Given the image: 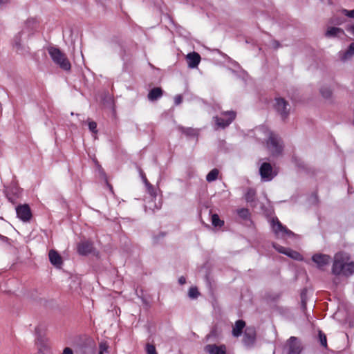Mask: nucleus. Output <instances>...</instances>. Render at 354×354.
I'll return each mask as SVG.
<instances>
[{
  "instance_id": "1",
  "label": "nucleus",
  "mask_w": 354,
  "mask_h": 354,
  "mask_svg": "<svg viewBox=\"0 0 354 354\" xmlns=\"http://www.w3.org/2000/svg\"><path fill=\"white\" fill-rule=\"evenodd\" d=\"M346 253L339 252L335 254L332 272L335 275L350 276L354 273V263L349 261Z\"/></svg>"
},
{
  "instance_id": "2",
  "label": "nucleus",
  "mask_w": 354,
  "mask_h": 354,
  "mask_svg": "<svg viewBox=\"0 0 354 354\" xmlns=\"http://www.w3.org/2000/svg\"><path fill=\"white\" fill-rule=\"evenodd\" d=\"M48 54L53 62L61 69L68 71L71 68V64L66 55L59 48L50 47L48 49Z\"/></svg>"
},
{
  "instance_id": "3",
  "label": "nucleus",
  "mask_w": 354,
  "mask_h": 354,
  "mask_svg": "<svg viewBox=\"0 0 354 354\" xmlns=\"http://www.w3.org/2000/svg\"><path fill=\"white\" fill-rule=\"evenodd\" d=\"M265 136L268 138L267 147L272 156L280 154L283 149V145L280 138L267 129H262Z\"/></svg>"
},
{
  "instance_id": "4",
  "label": "nucleus",
  "mask_w": 354,
  "mask_h": 354,
  "mask_svg": "<svg viewBox=\"0 0 354 354\" xmlns=\"http://www.w3.org/2000/svg\"><path fill=\"white\" fill-rule=\"evenodd\" d=\"M270 225L273 232L278 239H288L295 236V234L279 222L277 218L270 220Z\"/></svg>"
},
{
  "instance_id": "5",
  "label": "nucleus",
  "mask_w": 354,
  "mask_h": 354,
  "mask_svg": "<svg viewBox=\"0 0 354 354\" xmlns=\"http://www.w3.org/2000/svg\"><path fill=\"white\" fill-rule=\"evenodd\" d=\"M235 116L234 111L224 112L219 117L215 118L216 124L218 127L225 128L233 121Z\"/></svg>"
},
{
  "instance_id": "6",
  "label": "nucleus",
  "mask_w": 354,
  "mask_h": 354,
  "mask_svg": "<svg viewBox=\"0 0 354 354\" xmlns=\"http://www.w3.org/2000/svg\"><path fill=\"white\" fill-rule=\"evenodd\" d=\"M259 174L263 181H270L277 175L270 164L268 162H264L261 165Z\"/></svg>"
},
{
  "instance_id": "7",
  "label": "nucleus",
  "mask_w": 354,
  "mask_h": 354,
  "mask_svg": "<svg viewBox=\"0 0 354 354\" xmlns=\"http://www.w3.org/2000/svg\"><path fill=\"white\" fill-rule=\"evenodd\" d=\"M17 217L24 222L29 221L32 214L28 205H19L16 207Z\"/></svg>"
},
{
  "instance_id": "8",
  "label": "nucleus",
  "mask_w": 354,
  "mask_h": 354,
  "mask_svg": "<svg viewBox=\"0 0 354 354\" xmlns=\"http://www.w3.org/2000/svg\"><path fill=\"white\" fill-rule=\"evenodd\" d=\"M287 354H299L301 351L300 343L295 337H291L286 346Z\"/></svg>"
},
{
  "instance_id": "9",
  "label": "nucleus",
  "mask_w": 354,
  "mask_h": 354,
  "mask_svg": "<svg viewBox=\"0 0 354 354\" xmlns=\"http://www.w3.org/2000/svg\"><path fill=\"white\" fill-rule=\"evenodd\" d=\"M37 352L38 354H49L50 353V346L48 341L44 338H39L35 342Z\"/></svg>"
},
{
  "instance_id": "10",
  "label": "nucleus",
  "mask_w": 354,
  "mask_h": 354,
  "mask_svg": "<svg viewBox=\"0 0 354 354\" xmlns=\"http://www.w3.org/2000/svg\"><path fill=\"white\" fill-rule=\"evenodd\" d=\"M288 104L282 98H276L274 107L277 112L280 113L282 118H286L288 113L287 106Z\"/></svg>"
},
{
  "instance_id": "11",
  "label": "nucleus",
  "mask_w": 354,
  "mask_h": 354,
  "mask_svg": "<svg viewBox=\"0 0 354 354\" xmlns=\"http://www.w3.org/2000/svg\"><path fill=\"white\" fill-rule=\"evenodd\" d=\"M274 247L279 252L284 254L293 259H296V260L301 259V254L296 251H293L289 248H284L283 246H280V245L277 246V245H274Z\"/></svg>"
},
{
  "instance_id": "12",
  "label": "nucleus",
  "mask_w": 354,
  "mask_h": 354,
  "mask_svg": "<svg viewBox=\"0 0 354 354\" xmlns=\"http://www.w3.org/2000/svg\"><path fill=\"white\" fill-rule=\"evenodd\" d=\"M186 58L188 66L191 68H196L201 62L200 55L195 52L188 53Z\"/></svg>"
},
{
  "instance_id": "13",
  "label": "nucleus",
  "mask_w": 354,
  "mask_h": 354,
  "mask_svg": "<svg viewBox=\"0 0 354 354\" xmlns=\"http://www.w3.org/2000/svg\"><path fill=\"white\" fill-rule=\"evenodd\" d=\"M205 351L209 354H226L225 345L208 344L205 347Z\"/></svg>"
},
{
  "instance_id": "14",
  "label": "nucleus",
  "mask_w": 354,
  "mask_h": 354,
  "mask_svg": "<svg viewBox=\"0 0 354 354\" xmlns=\"http://www.w3.org/2000/svg\"><path fill=\"white\" fill-rule=\"evenodd\" d=\"M255 340V331L253 328H246L243 336V343L249 346L252 345Z\"/></svg>"
},
{
  "instance_id": "15",
  "label": "nucleus",
  "mask_w": 354,
  "mask_h": 354,
  "mask_svg": "<svg viewBox=\"0 0 354 354\" xmlns=\"http://www.w3.org/2000/svg\"><path fill=\"white\" fill-rule=\"evenodd\" d=\"M50 262L55 267L60 268L62 264L61 256L53 250L49 251L48 253Z\"/></svg>"
},
{
  "instance_id": "16",
  "label": "nucleus",
  "mask_w": 354,
  "mask_h": 354,
  "mask_svg": "<svg viewBox=\"0 0 354 354\" xmlns=\"http://www.w3.org/2000/svg\"><path fill=\"white\" fill-rule=\"evenodd\" d=\"M330 257L326 254H315L313 257V261L317 263V266L319 268L328 263Z\"/></svg>"
},
{
  "instance_id": "17",
  "label": "nucleus",
  "mask_w": 354,
  "mask_h": 354,
  "mask_svg": "<svg viewBox=\"0 0 354 354\" xmlns=\"http://www.w3.org/2000/svg\"><path fill=\"white\" fill-rule=\"evenodd\" d=\"M245 326V323L243 320H238L235 322V324L232 328V335L234 337H239L243 329Z\"/></svg>"
},
{
  "instance_id": "18",
  "label": "nucleus",
  "mask_w": 354,
  "mask_h": 354,
  "mask_svg": "<svg viewBox=\"0 0 354 354\" xmlns=\"http://www.w3.org/2000/svg\"><path fill=\"white\" fill-rule=\"evenodd\" d=\"M93 246L92 244L88 241L82 242L78 245V252L80 254L86 255L91 252L92 250Z\"/></svg>"
},
{
  "instance_id": "19",
  "label": "nucleus",
  "mask_w": 354,
  "mask_h": 354,
  "mask_svg": "<svg viewBox=\"0 0 354 354\" xmlns=\"http://www.w3.org/2000/svg\"><path fill=\"white\" fill-rule=\"evenodd\" d=\"M327 37H341L344 35V32L342 29L337 27L328 28L326 33Z\"/></svg>"
},
{
  "instance_id": "20",
  "label": "nucleus",
  "mask_w": 354,
  "mask_h": 354,
  "mask_svg": "<svg viewBox=\"0 0 354 354\" xmlns=\"http://www.w3.org/2000/svg\"><path fill=\"white\" fill-rule=\"evenodd\" d=\"M354 55V42L351 44L348 49L342 53H339L340 58L342 61H346L350 59Z\"/></svg>"
},
{
  "instance_id": "21",
  "label": "nucleus",
  "mask_w": 354,
  "mask_h": 354,
  "mask_svg": "<svg viewBox=\"0 0 354 354\" xmlns=\"http://www.w3.org/2000/svg\"><path fill=\"white\" fill-rule=\"evenodd\" d=\"M211 222L216 228H221L224 225V221L221 219L217 214H212L211 215Z\"/></svg>"
},
{
  "instance_id": "22",
  "label": "nucleus",
  "mask_w": 354,
  "mask_h": 354,
  "mask_svg": "<svg viewBox=\"0 0 354 354\" xmlns=\"http://www.w3.org/2000/svg\"><path fill=\"white\" fill-rule=\"evenodd\" d=\"M162 95V90L160 88H155L151 90L148 94L149 100L153 101L160 97Z\"/></svg>"
},
{
  "instance_id": "23",
  "label": "nucleus",
  "mask_w": 354,
  "mask_h": 354,
  "mask_svg": "<svg viewBox=\"0 0 354 354\" xmlns=\"http://www.w3.org/2000/svg\"><path fill=\"white\" fill-rule=\"evenodd\" d=\"M109 353H110L109 344L106 341L100 342L99 344L98 354H109Z\"/></svg>"
},
{
  "instance_id": "24",
  "label": "nucleus",
  "mask_w": 354,
  "mask_h": 354,
  "mask_svg": "<svg viewBox=\"0 0 354 354\" xmlns=\"http://www.w3.org/2000/svg\"><path fill=\"white\" fill-rule=\"evenodd\" d=\"M24 35V31L22 30L18 32L13 38V44L18 49L21 47L22 37Z\"/></svg>"
},
{
  "instance_id": "25",
  "label": "nucleus",
  "mask_w": 354,
  "mask_h": 354,
  "mask_svg": "<svg viewBox=\"0 0 354 354\" xmlns=\"http://www.w3.org/2000/svg\"><path fill=\"white\" fill-rule=\"evenodd\" d=\"M219 171L217 169H212L206 176V180L207 182H213L216 180L218 178Z\"/></svg>"
},
{
  "instance_id": "26",
  "label": "nucleus",
  "mask_w": 354,
  "mask_h": 354,
  "mask_svg": "<svg viewBox=\"0 0 354 354\" xmlns=\"http://www.w3.org/2000/svg\"><path fill=\"white\" fill-rule=\"evenodd\" d=\"M320 93L323 97L328 99V98L330 97L331 94H332V91H331L330 88L328 86H323L320 89Z\"/></svg>"
},
{
  "instance_id": "27",
  "label": "nucleus",
  "mask_w": 354,
  "mask_h": 354,
  "mask_svg": "<svg viewBox=\"0 0 354 354\" xmlns=\"http://www.w3.org/2000/svg\"><path fill=\"white\" fill-rule=\"evenodd\" d=\"M145 351L147 354H158L155 346L151 344H146Z\"/></svg>"
},
{
  "instance_id": "28",
  "label": "nucleus",
  "mask_w": 354,
  "mask_h": 354,
  "mask_svg": "<svg viewBox=\"0 0 354 354\" xmlns=\"http://www.w3.org/2000/svg\"><path fill=\"white\" fill-rule=\"evenodd\" d=\"M199 295V292L196 288L192 287L189 290V297L192 299L196 298L198 295Z\"/></svg>"
},
{
  "instance_id": "29",
  "label": "nucleus",
  "mask_w": 354,
  "mask_h": 354,
  "mask_svg": "<svg viewBox=\"0 0 354 354\" xmlns=\"http://www.w3.org/2000/svg\"><path fill=\"white\" fill-rule=\"evenodd\" d=\"M142 179H143V181H144V183H145V184L146 187H147L148 191H149V192L150 193L151 196H153V195H154V192H153V187H152V185H150V184L148 183V181H147V178H146V177H145V176H142Z\"/></svg>"
},
{
  "instance_id": "30",
  "label": "nucleus",
  "mask_w": 354,
  "mask_h": 354,
  "mask_svg": "<svg viewBox=\"0 0 354 354\" xmlns=\"http://www.w3.org/2000/svg\"><path fill=\"white\" fill-rule=\"evenodd\" d=\"M237 213L240 217L243 218H247L249 215L248 210L247 209H244V208L239 209L237 211Z\"/></svg>"
},
{
  "instance_id": "31",
  "label": "nucleus",
  "mask_w": 354,
  "mask_h": 354,
  "mask_svg": "<svg viewBox=\"0 0 354 354\" xmlns=\"http://www.w3.org/2000/svg\"><path fill=\"white\" fill-rule=\"evenodd\" d=\"M319 340H320L321 344L323 346L326 347L327 345V340H326V335L324 333H322V332H319Z\"/></svg>"
},
{
  "instance_id": "32",
  "label": "nucleus",
  "mask_w": 354,
  "mask_h": 354,
  "mask_svg": "<svg viewBox=\"0 0 354 354\" xmlns=\"http://www.w3.org/2000/svg\"><path fill=\"white\" fill-rule=\"evenodd\" d=\"M88 128H89L90 131H92L93 133H96L97 132L96 122H93V121H90L88 122Z\"/></svg>"
},
{
  "instance_id": "33",
  "label": "nucleus",
  "mask_w": 354,
  "mask_h": 354,
  "mask_svg": "<svg viewBox=\"0 0 354 354\" xmlns=\"http://www.w3.org/2000/svg\"><path fill=\"white\" fill-rule=\"evenodd\" d=\"M160 203H159L158 205H153L152 202L151 201L147 203V207L152 209L153 211H154L155 209H158L159 208H160Z\"/></svg>"
},
{
  "instance_id": "34",
  "label": "nucleus",
  "mask_w": 354,
  "mask_h": 354,
  "mask_svg": "<svg viewBox=\"0 0 354 354\" xmlns=\"http://www.w3.org/2000/svg\"><path fill=\"white\" fill-rule=\"evenodd\" d=\"M342 12L346 16L351 17V18H354V9L352 10H348L344 9V10H342Z\"/></svg>"
},
{
  "instance_id": "35",
  "label": "nucleus",
  "mask_w": 354,
  "mask_h": 354,
  "mask_svg": "<svg viewBox=\"0 0 354 354\" xmlns=\"http://www.w3.org/2000/svg\"><path fill=\"white\" fill-rule=\"evenodd\" d=\"M254 196V192L253 190H249L245 194V200L247 201H251L253 196Z\"/></svg>"
},
{
  "instance_id": "36",
  "label": "nucleus",
  "mask_w": 354,
  "mask_h": 354,
  "mask_svg": "<svg viewBox=\"0 0 354 354\" xmlns=\"http://www.w3.org/2000/svg\"><path fill=\"white\" fill-rule=\"evenodd\" d=\"M182 100H183L182 96L180 95H176L174 97V102H175L176 105L180 104L182 102Z\"/></svg>"
},
{
  "instance_id": "37",
  "label": "nucleus",
  "mask_w": 354,
  "mask_h": 354,
  "mask_svg": "<svg viewBox=\"0 0 354 354\" xmlns=\"http://www.w3.org/2000/svg\"><path fill=\"white\" fill-rule=\"evenodd\" d=\"M62 354H74L73 350L69 347H66L64 348Z\"/></svg>"
},
{
  "instance_id": "38",
  "label": "nucleus",
  "mask_w": 354,
  "mask_h": 354,
  "mask_svg": "<svg viewBox=\"0 0 354 354\" xmlns=\"http://www.w3.org/2000/svg\"><path fill=\"white\" fill-rule=\"evenodd\" d=\"M347 31L354 35V25L348 26L346 28Z\"/></svg>"
},
{
  "instance_id": "39",
  "label": "nucleus",
  "mask_w": 354,
  "mask_h": 354,
  "mask_svg": "<svg viewBox=\"0 0 354 354\" xmlns=\"http://www.w3.org/2000/svg\"><path fill=\"white\" fill-rule=\"evenodd\" d=\"M178 282L180 284L183 285V284L185 283L186 279L184 277H180L178 279Z\"/></svg>"
},
{
  "instance_id": "40",
  "label": "nucleus",
  "mask_w": 354,
  "mask_h": 354,
  "mask_svg": "<svg viewBox=\"0 0 354 354\" xmlns=\"http://www.w3.org/2000/svg\"><path fill=\"white\" fill-rule=\"evenodd\" d=\"M8 0H0V6L7 3Z\"/></svg>"
},
{
  "instance_id": "41",
  "label": "nucleus",
  "mask_w": 354,
  "mask_h": 354,
  "mask_svg": "<svg viewBox=\"0 0 354 354\" xmlns=\"http://www.w3.org/2000/svg\"><path fill=\"white\" fill-rule=\"evenodd\" d=\"M233 66H236V67H239V65L236 62H233Z\"/></svg>"
},
{
  "instance_id": "42",
  "label": "nucleus",
  "mask_w": 354,
  "mask_h": 354,
  "mask_svg": "<svg viewBox=\"0 0 354 354\" xmlns=\"http://www.w3.org/2000/svg\"><path fill=\"white\" fill-rule=\"evenodd\" d=\"M191 131H192V132H194V133H195V131H194V129H192V130H191Z\"/></svg>"
}]
</instances>
